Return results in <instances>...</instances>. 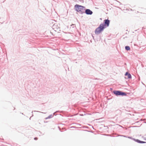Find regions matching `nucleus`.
Masks as SVG:
<instances>
[{
	"instance_id": "1",
	"label": "nucleus",
	"mask_w": 146,
	"mask_h": 146,
	"mask_svg": "<svg viewBox=\"0 0 146 146\" xmlns=\"http://www.w3.org/2000/svg\"><path fill=\"white\" fill-rule=\"evenodd\" d=\"M60 31L59 24H54L52 26V29L50 32L52 35H54L56 33H59Z\"/></svg>"
},
{
	"instance_id": "2",
	"label": "nucleus",
	"mask_w": 146,
	"mask_h": 146,
	"mask_svg": "<svg viewBox=\"0 0 146 146\" xmlns=\"http://www.w3.org/2000/svg\"><path fill=\"white\" fill-rule=\"evenodd\" d=\"M105 28V25L104 24H101L96 29L95 33L97 35L100 33Z\"/></svg>"
},
{
	"instance_id": "3",
	"label": "nucleus",
	"mask_w": 146,
	"mask_h": 146,
	"mask_svg": "<svg viewBox=\"0 0 146 146\" xmlns=\"http://www.w3.org/2000/svg\"><path fill=\"white\" fill-rule=\"evenodd\" d=\"M75 7L76 10L78 12H80L81 13H83L84 12V7L83 6L80 5H75Z\"/></svg>"
},
{
	"instance_id": "4",
	"label": "nucleus",
	"mask_w": 146,
	"mask_h": 146,
	"mask_svg": "<svg viewBox=\"0 0 146 146\" xmlns=\"http://www.w3.org/2000/svg\"><path fill=\"white\" fill-rule=\"evenodd\" d=\"M113 93L116 96H125L126 95V94L124 92H121L119 91H114Z\"/></svg>"
},
{
	"instance_id": "5",
	"label": "nucleus",
	"mask_w": 146,
	"mask_h": 146,
	"mask_svg": "<svg viewBox=\"0 0 146 146\" xmlns=\"http://www.w3.org/2000/svg\"><path fill=\"white\" fill-rule=\"evenodd\" d=\"M144 139L143 140L144 141H140L138 139H137L136 141L138 143H146V138L145 137H143Z\"/></svg>"
},
{
	"instance_id": "6",
	"label": "nucleus",
	"mask_w": 146,
	"mask_h": 146,
	"mask_svg": "<svg viewBox=\"0 0 146 146\" xmlns=\"http://www.w3.org/2000/svg\"><path fill=\"white\" fill-rule=\"evenodd\" d=\"M104 24L105 25V27H108L109 26L110 23V21L108 19H106L104 20Z\"/></svg>"
},
{
	"instance_id": "7",
	"label": "nucleus",
	"mask_w": 146,
	"mask_h": 146,
	"mask_svg": "<svg viewBox=\"0 0 146 146\" xmlns=\"http://www.w3.org/2000/svg\"><path fill=\"white\" fill-rule=\"evenodd\" d=\"M85 13L88 15H91L92 13V12L89 9H87L85 11Z\"/></svg>"
},
{
	"instance_id": "8",
	"label": "nucleus",
	"mask_w": 146,
	"mask_h": 146,
	"mask_svg": "<svg viewBox=\"0 0 146 146\" xmlns=\"http://www.w3.org/2000/svg\"><path fill=\"white\" fill-rule=\"evenodd\" d=\"M131 78V75L130 74L128 73V78Z\"/></svg>"
},
{
	"instance_id": "9",
	"label": "nucleus",
	"mask_w": 146,
	"mask_h": 146,
	"mask_svg": "<svg viewBox=\"0 0 146 146\" xmlns=\"http://www.w3.org/2000/svg\"><path fill=\"white\" fill-rule=\"evenodd\" d=\"M125 48L127 50H128V46H126L125 47Z\"/></svg>"
},
{
	"instance_id": "10",
	"label": "nucleus",
	"mask_w": 146,
	"mask_h": 146,
	"mask_svg": "<svg viewBox=\"0 0 146 146\" xmlns=\"http://www.w3.org/2000/svg\"><path fill=\"white\" fill-rule=\"evenodd\" d=\"M38 139V138L37 137H35L34 138V139L35 140H37Z\"/></svg>"
},
{
	"instance_id": "11",
	"label": "nucleus",
	"mask_w": 146,
	"mask_h": 146,
	"mask_svg": "<svg viewBox=\"0 0 146 146\" xmlns=\"http://www.w3.org/2000/svg\"><path fill=\"white\" fill-rule=\"evenodd\" d=\"M128 74V72H127L125 74V75H127Z\"/></svg>"
},
{
	"instance_id": "12",
	"label": "nucleus",
	"mask_w": 146,
	"mask_h": 146,
	"mask_svg": "<svg viewBox=\"0 0 146 146\" xmlns=\"http://www.w3.org/2000/svg\"><path fill=\"white\" fill-rule=\"evenodd\" d=\"M130 49V48L128 46V50Z\"/></svg>"
},
{
	"instance_id": "13",
	"label": "nucleus",
	"mask_w": 146,
	"mask_h": 146,
	"mask_svg": "<svg viewBox=\"0 0 146 146\" xmlns=\"http://www.w3.org/2000/svg\"><path fill=\"white\" fill-rule=\"evenodd\" d=\"M39 124H40V123L39 122Z\"/></svg>"
}]
</instances>
